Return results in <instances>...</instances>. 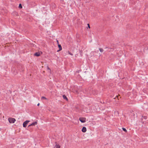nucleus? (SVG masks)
I'll list each match as a JSON object with an SVG mask.
<instances>
[{
  "label": "nucleus",
  "mask_w": 148,
  "mask_h": 148,
  "mask_svg": "<svg viewBox=\"0 0 148 148\" xmlns=\"http://www.w3.org/2000/svg\"><path fill=\"white\" fill-rule=\"evenodd\" d=\"M8 120L9 123H14L16 121V120L15 119L12 118H9L8 119Z\"/></svg>",
  "instance_id": "1"
},
{
  "label": "nucleus",
  "mask_w": 148,
  "mask_h": 148,
  "mask_svg": "<svg viewBox=\"0 0 148 148\" xmlns=\"http://www.w3.org/2000/svg\"><path fill=\"white\" fill-rule=\"evenodd\" d=\"M80 121L82 123H85L86 121V118L84 117H80L79 119Z\"/></svg>",
  "instance_id": "2"
},
{
  "label": "nucleus",
  "mask_w": 148,
  "mask_h": 148,
  "mask_svg": "<svg viewBox=\"0 0 148 148\" xmlns=\"http://www.w3.org/2000/svg\"><path fill=\"white\" fill-rule=\"evenodd\" d=\"M29 122V121L27 120L25 121L23 124V126L24 127H26L27 124Z\"/></svg>",
  "instance_id": "3"
},
{
  "label": "nucleus",
  "mask_w": 148,
  "mask_h": 148,
  "mask_svg": "<svg viewBox=\"0 0 148 148\" xmlns=\"http://www.w3.org/2000/svg\"><path fill=\"white\" fill-rule=\"evenodd\" d=\"M37 122L35 121L34 122H33V123H32L30 125H29L28 126V127L30 126H34V125H36L37 124Z\"/></svg>",
  "instance_id": "4"
},
{
  "label": "nucleus",
  "mask_w": 148,
  "mask_h": 148,
  "mask_svg": "<svg viewBox=\"0 0 148 148\" xmlns=\"http://www.w3.org/2000/svg\"><path fill=\"white\" fill-rule=\"evenodd\" d=\"M82 131L83 132H86V128L85 127H83L82 129Z\"/></svg>",
  "instance_id": "5"
},
{
  "label": "nucleus",
  "mask_w": 148,
  "mask_h": 148,
  "mask_svg": "<svg viewBox=\"0 0 148 148\" xmlns=\"http://www.w3.org/2000/svg\"><path fill=\"white\" fill-rule=\"evenodd\" d=\"M58 47L59 48V50L57 51V52H59L62 50V47L61 45L60 44L58 45Z\"/></svg>",
  "instance_id": "6"
},
{
  "label": "nucleus",
  "mask_w": 148,
  "mask_h": 148,
  "mask_svg": "<svg viewBox=\"0 0 148 148\" xmlns=\"http://www.w3.org/2000/svg\"><path fill=\"white\" fill-rule=\"evenodd\" d=\"M34 56H40V54L39 52H37L35 53L34 54Z\"/></svg>",
  "instance_id": "7"
},
{
  "label": "nucleus",
  "mask_w": 148,
  "mask_h": 148,
  "mask_svg": "<svg viewBox=\"0 0 148 148\" xmlns=\"http://www.w3.org/2000/svg\"><path fill=\"white\" fill-rule=\"evenodd\" d=\"M60 146L58 144H56L55 146V148H60Z\"/></svg>",
  "instance_id": "8"
},
{
  "label": "nucleus",
  "mask_w": 148,
  "mask_h": 148,
  "mask_svg": "<svg viewBox=\"0 0 148 148\" xmlns=\"http://www.w3.org/2000/svg\"><path fill=\"white\" fill-rule=\"evenodd\" d=\"M63 97L64 99H66L67 100H68V99L67 98L66 96L65 95H63Z\"/></svg>",
  "instance_id": "9"
},
{
  "label": "nucleus",
  "mask_w": 148,
  "mask_h": 148,
  "mask_svg": "<svg viewBox=\"0 0 148 148\" xmlns=\"http://www.w3.org/2000/svg\"><path fill=\"white\" fill-rule=\"evenodd\" d=\"M99 49L100 52H102L103 51V49L101 48H99Z\"/></svg>",
  "instance_id": "10"
},
{
  "label": "nucleus",
  "mask_w": 148,
  "mask_h": 148,
  "mask_svg": "<svg viewBox=\"0 0 148 148\" xmlns=\"http://www.w3.org/2000/svg\"><path fill=\"white\" fill-rule=\"evenodd\" d=\"M122 130H123V131H124L125 132H127V130L125 128H123Z\"/></svg>",
  "instance_id": "11"
},
{
  "label": "nucleus",
  "mask_w": 148,
  "mask_h": 148,
  "mask_svg": "<svg viewBox=\"0 0 148 148\" xmlns=\"http://www.w3.org/2000/svg\"><path fill=\"white\" fill-rule=\"evenodd\" d=\"M19 8H22V6L21 4H20L19 5Z\"/></svg>",
  "instance_id": "12"
},
{
  "label": "nucleus",
  "mask_w": 148,
  "mask_h": 148,
  "mask_svg": "<svg viewBox=\"0 0 148 148\" xmlns=\"http://www.w3.org/2000/svg\"><path fill=\"white\" fill-rule=\"evenodd\" d=\"M42 99H47L45 97H41Z\"/></svg>",
  "instance_id": "13"
},
{
  "label": "nucleus",
  "mask_w": 148,
  "mask_h": 148,
  "mask_svg": "<svg viewBox=\"0 0 148 148\" xmlns=\"http://www.w3.org/2000/svg\"><path fill=\"white\" fill-rule=\"evenodd\" d=\"M143 118L145 119H146L147 118V117L146 116H143Z\"/></svg>",
  "instance_id": "14"
},
{
  "label": "nucleus",
  "mask_w": 148,
  "mask_h": 148,
  "mask_svg": "<svg viewBox=\"0 0 148 148\" xmlns=\"http://www.w3.org/2000/svg\"><path fill=\"white\" fill-rule=\"evenodd\" d=\"M69 54L71 55V56H73V54H72V53H71L69 52Z\"/></svg>",
  "instance_id": "15"
},
{
  "label": "nucleus",
  "mask_w": 148,
  "mask_h": 148,
  "mask_svg": "<svg viewBox=\"0 0 148 148\" xmlns=\"http://www.w3.org/2000/svg\"><path fill=\"white\" fill-rule=\"evenodd\" d=\"M88 25V27L89 28H90V25H89V24H87Z\"/></svg>",
  "instance_id": "16"
},
{
  "label": "nucleus",
  "mask_w": 148,
  "mask_h": 148,
  "mask_svg": "<svg viewBox=\"0 0 148 148\" xmlns=\"http://www.w3.org/2000/svg\"><path fill=\"white\" fill-rule=\"evenodd\" d=\"M57 42L58 45L59 44V41L58 40H57Z\"/></svg>",
  "instance_id": "17"
},
{
  "label": "nucleus",
  "mask_w": 148,
  "mask_h": 148,
  "mask_svg": "<svg viewBox=\"0 0 148 148\" xmlns=\"http://www.w3.org/2000/svg\"><path fill=\"white\" fill-rule=\"evenodd\" d=\"M39 104H40V103H38V104H37V106H39Z\"/></svg>",
  "instance_id": "18"
},
{
  "label": "nucleus",
  "mask_w": 148,
  "mask_h": 148,
  "mask_svg": "<svg viewBox=\"0 0 148 148\" xmlns=\"http://www.w3.org/2000/svg\"><path fill=\"white\" fill-rule=\"evenodd\" d=\"M47 68H48V69H50L49 68V67H48V66L47 67Z\"/></svg>",
  "instance_id": "19"
}]
</instances>
